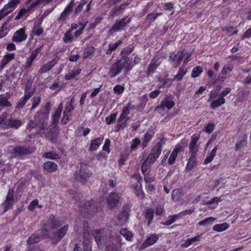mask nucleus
<instances>
[{"label":"nucleus","mask_w":251,"mask_h":251,"mask_svg":"<svg viewBox=\"0 0 251 251\" xmlns=\"http://www.w3.org/2000/svg\"><path fill=\"white\" fill-rule=\"evenodd\" d=\"M187 72V68L184 66L181 67L178 74L175 76L174 79L176 80L177 81H180L182 79V77L185 75Z\"/></svg>","instance_id":"32"},{"label":"nucleus","mask_w":251,"mask_h":251,"mask_svg":"<svg viewBox=\"0 0 251 251\" xmlns=\"http://www.w3.org/2000/svg\"><path fill=\"white\" fill-rule=\"evenodd\" d=\"M43 168L44 171L48 173L53 172L57 169V165L53 162L47 161L43 165Z\"/></svg>","instance_id":"20"},{"label":"nucleus","mask_w":251,"mask_h":251,"mask_svg":"<svg viewBox=\"0 0 251 251\" xmlns=\"http://www.w3.org/2000/svg\"><path fill=\"white\" fill-rule=\"evenodd\" d=\"M158 237L155 234H151L143 244V246L147 247L154 244L158 240Z\"/></svg>","instance_id":"21"},{"label":"nucleus","mask_w":251,"mask_h":251,"mask_svg":"<svg viewBox=\"0 0 251 251\" xmlns=\"http://www.w3.org/2000/svg\"><path fill=\"white\" fill-rule=\"evenodd\" d=\"M214 128V125L213 124H208L206 125L204 129V131L207 133H211Z\"/></svg>","instance_id":"61"},{"label":"nucleus","mask_w":251,"mask_h":251,"mask_svg":"<svg viewBox=\"0 0 251 251\" xmlns=\"http://www.w3.org/2000/svg\"><path fill=\"white\" fill-rule=\"evenodd\" d=\"M158 67V64H150L149 66L148 67V70L147 71V74L148 75H150L151 74H153L156 69Z\"/></svg>","instance_id":"47"},{"label":"nucleus","mask_w":251,"mask_h":251,"mask_svg":"<svg viewBox=\"0 0 251 251\" xmlns=\"http://www.w3.org/2000/svg\"><path fill=\"white\" fill-rule=\"evenodd\" d=\"M120 234L122 235L127 240H131L132 237L131 232L128 231L126 228L123 229L120 231Z\"/></svg>","instance_id":"39"},{"label":"nucleus","mask_w":251,"mask_h":251,"mask_svg":"<svg viewBox=\"0 0 251 251\" xmlns=\"http://www.w3.org/2000/svg\"><path fill=\"white\" fill-rule=\"evenodd\" d=\"M181 197V193L179 189H175L173 191L172 199L174 201H178Z\"/></svg>","instance_id":"37"},{"label":"nucleus","mask_w":251,"mask_h":251,"mask_svg":"<svg viewBox=\"0 0 251 251\" xmlns=\"http://www.w3.org/2000/svg\"><path fill=\"white\" fill-rule=\"evenodd\" d=\"M62 109H63V103L61 102L60 103V104L59 105L58 108L56 110L53 116L59 119Z\"/></svg>","instance_id":"55"},{"label":"nucleus","mask_w":251,"mask_h":251,"mask_svg":"<svg viewBox=\"0 0 251 251\" xmlns=\"http://www.w3.org/2000/svg\"><path fill=\"white\" fill-rule=\"evenodd\" d=\"M192 54V51H188L187 50L184 49L182 51L178 52L176 54L171 53L170 57L172 61L174 62H180L183 61V63H187L191 61Z\"/></svg>","instance_id":"5"},{"label":"nucleus","mask_w":251,"mask_h":251,"mask_svg":"<svg viewBox=\"0 0 251 251\" xmlns=\"http://www.w3.org/2000/svg\"><path fill=\"white\" fill-rule=\"evenodd\" d=\"M101 141L102 140L100 138L93 140L89 147L90 150L91 151L96 150L101 144Z\"/></svg>","instance_id":"26"},{"label":"nucleus","mask_w":251,"mask_h":251,"mask_svg":"<svg viewBox=\"0 0 251 251\" xmlns=\"http://www.w3.org/2000/svg\"><path fill=\"white\" fill-rule=\"evenodd\" d=\"M43 157L51 159H56L59 158L58 154L54 151L46 152L43 154Z\"/></svg>","instance_id":"35"},{"label":"nucleus","mask_w":251,"mask_h":251,"mask_svg":"<svg viewBox=\"0 0 251 251\" xmlns=\"http://www.w3.org/2000/svg\"><path fill=\"white\" fill-rule=\"evenodd\" d=\"M14 191L13 189H9L5 200L2 203L1 206L3 208V212H6L12 208L14 202Z\"/></svg>","instance_id":"7"},{"label":"nucleus","mask_w":251,"mask_h":251,"mask_svg":"<svg viewBox=\"0 0 251 251\" xmlns=\"http://www.w3.org/2000/svg\"><path fill=\"white\" fill-rule=\"evenodd\" d=\"M121 43L122 41L119 40L115 44H110L109 45V49L107 50L106 53L108 54H111L113 50H116L118 47L121 44Z\"/></svg>","instance_id":"40"},{"label":"nucleus","mask_w":251,"mask_h":251,"mask_svg":"<svg viewBox=\"0 0 251 251\" xmlns=\"http://www.w3.org/2000/svg\"><path fill=\"white\" fill-rule=\"evenodd\" d=\"M195 210V208H191L187 210H185L180 212L179 214L180 215V217L183 216L185 215H190Z\"/></svg>","instance_id":"57"},{"label":"nucleus","mask_w":251,"mask_h":251,"mask_svg":"<svg viewBox=\"0 0 251 251\" xmlns=\"http://www.w3.org/2000/svg\"><path fill=\"white\" fill-rule=\"evenodd\" d=\"M202 72V68L200 66H197L193 69L192 73V76L193 77H197L201 74Z\"/></svg>","instance_id":"46"},{"label":"nucleus","mask_w":251,"mask_h":251,"mask_svg":"<svg viewBox=\"0 0 251 251\" xmlns=\"http://www.w3.org/2000/svg\"><path fill=\"white\" fill-rule=\"evenodd\" d=\"M95 51V49L92 47L87 48L84 51V57L87 58L90 55L92 54Z\"/></svg>","instance_id":"53"},{"label":"nucleus","mask_w":251,"mask_h":251,"mask_svg":"<svg viewBox=\"0 0 251 251\" xmlns=\"http://www.w3.org/2000/svg\"><path fill=\"white\" fill-rule=\"evenodd\" d=\"M123 67L122 64H113L109 73L110 77H114L119 75Z\"/></svg>","instance_id":"18"},{"label":"nucleus","mask_w":251,"mask_h":251,"mask_svg":"<svg viewBox=\"0 0 251 251\" xmlns=\"http://www.w3.org/2000/svg\"><path fill=\"white\" fill-rule=\"evenodd\" d=\"M51 105L50 102L46 105L34 116L33 120H31L28 124V127L33 128L38 127L40 130H45L48 127L47 120L50 114Z\"/></svg>","instance_id":"2"},{"label":"nucleus","mask_w":251,"mask_h":251,"mask_svg":"<svg viewBox=\"0 0 251 251\" xmlns=\"http://www.w3.org/2000/svg\"><path fill=\"white\" fill-rule=\"evenodd\" d=\"M150 164L148 162H146V160L143 163L141 166V171L143 175L145 174L150 173V166L149 165Z\"/></svg>","instance_id":"43"},{"label":"nucleus","mask_w":251,"mask_h":251,"mask_svg":"<svg viewBox=\"0 0 251 251\" xmlns=\"http://www.w3.org/2000/svg\"><path fill=\"white\" fill-rule=\"evenodd\" d=\"M161 13H156V14H150L147 16V20L150 22H153L157 18L158 16L161 15Z\"/></svg>","instance_id":"54"},{"label":"nucleus","mask_w":251,"mask_h":251,"mask_svg":"<svg viewBox=\"0 0 251 251\" xmlns=\"http://www.w3.org/2000/svg\"><path fill=\"white\" fill-rule=\"evenodd\" d=\"M14 57V53H11V54H9L6 55L4 56V57L3 59V62H4L3 63H8L9 61H10L11 60H12V59H13Z\"/></svg>","instance_id":"62"},{"label":"nucleus","mask_w":251,"mask_h":251,"mask_svg":"<svg viewBox=\"0 0 251 251\" xmlns=\"http://www.w3.org/2000/svg\"><path fill=\"white\" fill-rule=\"evenodd\" d=\"M92 173L89 170L88 167L85 164H82L79 169L76 171L74 174V179L76 182L85 184V182L89 179Z\"/></svg>","instance_id":"3"},{"label":"nucleus","mask_w":251,"mask_h":251,"mask_svg":"<svg viewBox=\"0 0 251 251\" xmlns=\"http://www.w3.org/2000/svg\"><path fill=\"white\" fill-rule=\"evenodd\" d=\"M134 107V105L132 104L130 102L128 103L127 106L123 107L122 113L119 118L118 122L120 123L126 119V117L130 114V111L131 109Z\"/></svg>","instance_id":"16"},{"label":"nucleus","mask_w":251,"mask_h":251,"mask_svg":"<svg viewBox=\"0 0 251 251\" xmlns=\"http://www.w3.org/2000/svg\"><path fill=\"white\" fill-rule=\"evenodd\" d=\"M54 66V64L52 65H50L49 64H45L39 70V73H44L47 72V71L50 70Z\"/></svg>","instance_id":"52"},{"label":"nucleus","mask_w":251,"mask_h":251,"mask_svg":"<svg viewBox=\"0 0 251 251\" xmlns=\"http://www.w3.org/2000/svg\"><path fill=\"white\" fill-rule=\"evenodd\" d=\"M125 90V87L120 85H116L113 89L114 93L115 94H121L123 93Z\"/></svg>","instance_id":"49"},{"label":"nucleus","mask_w":251,"mask_h":251,"mask_svg":"<svg viewBox=\"0 0 251 251\" xmlns=\"http://www.w3.org/2000/svg\"><path fill=\"white\" fill-rule=\"evenodd\" d=\"M69 226L65 225L60 229L58 231L53 234V239L56 241H60L67 233Z\"/></svg>","instance_id":"17"},{"label":"nucleus","mask_w":251,"mask_h":251,"mask_svg":"<svg viewBox=\"0 0 251 251\" xmlns=\"http://www.w3.org/2000/svg\"><path fill=\"white\" fill-rule=\"evenodd\" d=\"M251 36V27L247 29L241 36V39L244 40L245 38H248Z\"/></svg>","instance_id":"64"},{"label":"nucleus","mask_w":251,"mask_h":251,"mask_svg":"<svg viewBox=\"0 0 251 251\" xmlns=\"http://www.w3.org/2000/svg\"><path fill=\"white\" fill-rule=\"evenodd\" d=\"M31 85V82L29 81L26 83V87L25 89V96L23 98H21L18 102L16 108L20 109L24 107L26 103L27 100L31 97L33 92L29 91V87Z\"/></svg>","instance_id":"6"},{"label":"nucleus","mask_w":251,"mask_h":251,"mask_svg":"<svg viewBox=\"0 0 251 251\" xmlns=\"http://www.w3.org/2000/svg\"><path fill=\"white\" fill-rule=\"evenodd\" d=\"M41 238H48L49 237L50 231L45 226H44L42 229H39L37 231Z\"/></svg>","instance_id":"34"},{"label":"nucleus","mask_w":251,"mask_h":251,"mask_svg":"<svg viewBox=\"0 0 251 251\" xmlns=\"http://www.w3.org/2000/svg\"><path fill=\"white\" fill-rule=\"evenodd\" d=\"M74 4L75 1L74 0H72L69 3V4L65 9L64 11H65V12L70 13V12L73 10Z\"/></svg>","instance_id":"63"},{"label":"nucleus","mask_w":251,"mask_h":251,"mask_svg":"<svg viewBox=\"0 0 251 251\" xmlns=\"http://www.w3.org/2000/svg\"><path fill=\"white\" fill-rule=\"evenodd\" d=\"M126 18H125L116 21L110 30L114 31H118L123 29L130 22V18L127 19Z\"/></svg>","instance_id":"9"},{"label":"nucleus","mask_w":251,"mask_h":251,"mask_svg":"<svg viewBox=\"0 0 251 251\" xmlns=\"http://www.w3.org/2000/svg\"><path fill=\"white\" fill-rule=\"evenodd\" d=\"M152 137V135L149 132L145 134L144 137L142 138V148L144 149L148 146L149 142L151 141Z\"/></svg>","instance_id":"27"},{"label":"nucleus","mask_w":251,"mask_h":251,"mask_svg":"<svg viewBox=\"0 0 251 251\" xmlns=\"http://www.w3.org/2000/svg\"><path fill=\"white\" fill-rule=\"evenodd\" d=\"M122 58L121 61H124L123 63H128V62H131L132 61L130 59L129 57L126 55V52H122Z\"/></svg>","instance_id":"60"},{"label":"nucleus","mask_w":251,"mask_h":251,"mask_svg":"<svg viewBox=\"0 0 251 251\" xmlns=\"http://www.w3.org/2000/svg\"><path fill=\"white\" fill-rule=\"evenodd\" d=\"M13 151L15 154L21 155L30 154L34 151V150L32 148L25 146H18L14 148Z\"/></svg>","instance_id":"14"},{"label":"nucleus","mask_w":251,"mask_h":251,"mask_svg":"<svg viewBox=\"0 0 251 251\" xmlns=\"http://www.w3.org/2000/svg\"><path fill=\"white\" fill-rule=\"evenodd\" d=\"M217 149H218L217 146H215L214 147V148L212 150V151H211L210 154L209 155H208L206 157V158H205V159L204 160V164H208V163L211 162L213 160L214 157L216 155Z\"/></svg>","instance_id":"29"},{"label":"nucleus","mask_w":251,"mask_h":251,"mask_svg":"<svg viewBox=\"0 0 251 251\" xmlns=\"http://www.w3.org/2000/svg\"><path fill=\"white\" fill-rule=\"evenodd\" d=\"M41 100L40 97H34L32 99V106L30 110L34 109L39 104Z\"/></svg>","instance_id":"44"},{"label":"nucleus","mask_w":251,"mask_h":251,"mask_svg":"<svg viewBox=\"0 0 251 251\" xmlns=\"http://www.w3.org/2000/svg\"><path fill=\"white\" fill-rule=\"evenodd\" d=\"M196 155L191 154L187 165V169L191 170L194 168V167L196 165Z\"/></svg>","instance_id":"28"},{"label":"nucleus","mask_w":251,"mask_h":251,"mask_svg":"<svg viewBox=\"0 0 251 251\" xmlns=\"http://www.w3.org/2000/svg\"><path fill=\"white\" fill-rule=\"evenodd\" d=\"M33 7H31V5H30V7H29L27 9L25 8H22L18 12V14L17 16L15 18V20H19L21 18L23 17V16L25 15L26 13L28 12V11L32 8Z\"/></svg>","instance_id":"36"},{"label":"nucleus","mask_w":251,"mask_h":251,"mask_svg":"<svg viewBox=\"0 0 251 251\" xmlns=\"http://www.w3.org/2000/svg\"><path fill=\"white\" fill-rule=\"evenodd\" d=\"M225 99L223 98H221L219 97V98L213 101H212L210 104V106L211 108L215 109L217 107H218L225 103Z\"/></svg>","instance_id":"30"},{"label":"nucleus","mask_w":251,"mask_h":251,"mask_svg":"<svg viewBox=\"0 0 251 251\" xmlns=\"http://www.w3.org/2000/svg\"><path fill=\"white\" fill-rule=\"evenodd\" d=\"M117 115V113H113L109 117H106L105 119L106 123L107 125H110L114 123L116 119Z\"/></svg>","instance_id":"48"},{"label":"nucleus","mask_w":251,"mask_h":251,"mask_svg":"<svg viewBox=\"0 0 251 251\" xmlns=\"http://www.w3.org/2000/svg\"><path fill=\"white\" fill-rule=\"evenodd\" d=\"M215 218L210 217L205 219L199 222V225L200 226H207L210 224H212L214 221Z\"/></svg>","instance_id":"41"},{"label":"nucleus","mask_w":251,"mask_h":251,"mask_svg":"<svg viewBox=\"0 0 251 251\" xmlns=\"http://www.w3.org/2000/svg\"><path fill=\"white\" fill-rule=\"evenodd\" d=\"M130 205L129 204H124L123 206V211L120 214L119 218L126 220L128 218L129 213L130 211Z\"/></svg>","instance_id":"22"},{"label":"nucleus","mask_w":251,"mask_h":251,"mask_svg":"<svg viewBox=\"0 0 251 251\" xmlns=\"http://www.w3.org/2000/svg\"><path fill=\"white\" fill-rule=\"evenodd\" d=\"M11 106V103L8 101L6 98L3 97H0V111H1L4 107H9Z\"/></svg>","instance_id":"33"},{"label":"nucleus","mask_w":251,"mask_h":251,"mask_svg":"<svg viewBox=\"0 0 251 251\" xmlns=\"http://www.w3.org/2000/svg\"><path fill=\"white\" fill-rule=\"evenodd\" d=\"M92 234L100 249H102L104 246L107 251H121V239L119 237L109 239L103 234L101 229L93 230Z\"/></svg>","instance_id":"1"},{"label":"nucleus","mask_w":251,"mask_h":251,"mask_svg":"<svg viewBox=\"0 0 251 251\" xmlns=\"http://www.w3.org/2000/svg\"><path fill=\"white\" fill-rule=\"evenodd\" d=\"M71 116V112L67 110H65L63 112V117L61 120V122L63 125L67 124V122L69 121Z\"/></svg>","instance_id":"38"},{"label":"nucleus","mask_w":251,"mask_h":251,"mask_svg":"<svg viewBox=\"0 0 251 251\" xmlns=\"http://www.w3.org/2000/svg\"><path fill=\"white\" fill-rule=\"evenodd\" d=\"M22 125L21 121L13 118H9L4 122V127L7 129L9 128H18Z\"/></svg>","instance_id":"11"},{"label":"nucleus","mask_w":251,"mask_h":251,"mask_svg":"<svg viewBox=\"0 0 251 251\" xmlns=\"http://www.w3.org/2000/svg\"><path fill=\"white\" fill-rule=\"evenodd\" d=\"M174 105L175 103L171 96H166V98L161 102V106L162 107H166L168 109H170Z\"/></svg>","instance_id":"23"},{"label":"nucleus","mask_w":251,"mask_h":251,"mask_svg":"<svg viewBox=\"0 0 251 251\" xmlns=\"http://www.w3.org/2000/svg\"><path fill=\"white\" fill-rule=\"evenodd\" d=\"M246 144L247 142L246 140L244 139L240 140L236 144V150H239L243 149L246 146Z\"/></svg>","instance_id":"51"},{"label":"nucleus","mask_w":251,"mask_h":251,"mask_svg":"<svg viewBox=\"0 0 251 251\" xmlns=\"http://www.w3.org/2000/svg\"><path fill=\"white\" fill-rule=\"evenodd\" d=\"M83 243L84 244H87L83 249L84 251H91V247L88 245V244L90 243L91 235L89 232V227L88 226L87 223H83Z\"/></svg>","instance_id":"8"},{"label":"nucleus","mask_w":251,"mask_h":251,"mask_svg":"<svg viewBox=\"0 0 251 251\" xmlns=\"http://www.w3.org/2000/svg\"><path fill=\"white\" fill-rule=\"evenodd\" d=\"M154 212V210L151 208L147 209L145 212L146 218L148 221V226H150L152 221Z\"/></svg>","instance_id":"25"},{"label":"nucleus","mask_w":251,"mask_h":251,"mask_svg":"<svg viewBox=\"0 0 251 251\" xmlns=\"http://www.w3.org/2000/svg\"><path fill=\"white\" fill-rule=\"evenodd\" d=\"M27 38V35L25 33V28H20L16 31L12 37V41L16 42H22Z\"/></svg>","instance_id":"12"},{"label":"nucleus","mask_w":251,"mask_h":251,"mask_svg":"<svg viewBox=\"0 0 251 251\" xmlns=\"http://www.w3.org/2000/svg\"><path fill=\"white\" fill-rule=\"evenodd\" d=\"M198 139L199 137L196 135H193L191 138L189 146L190 151L192 155H197L199 150V146L197 145Z\"/></svg>","instance_id":"15"},{"label":"nucleus","mask_w":251,"mask_h":251,"mask_svg":"<svg viewBox=\"0 0 251 251\" xmlns=\"http://www.w3.org/2000/svg\"><path fill=\"white\" fill-rule=\"evenodd\" d=\"M59 131V127L58 126H53L46 134V138L52 143H56L57 140V137Z\"/></svg>","instance_id":"13"},{"label":"nucleus","mask_w":251,"mask_h":251,"mask_svg":"<svg viewBox=\"0 0 251 251\" xmlns=\"http://www.w3.org/2000/svg\"><path fill=\"white\" fill-rule=\"evenodd\" d=\"M46 224L53 229L61 226L62 223L61 221L56 219L53 216H51L47 220Z\"/></svg>","instance_id":"19"},{"label":"nucleus","mask_w":251,"mask_h":251,"mask_svg":"<svg viewBox=\"0 0 251 251\" xmlns=\"http://www.w3.org/2000/svg\"><path fill=\"white\" fill-rule=\"evenodd\" d=\"M141 144V140L139 138H135L132 140L130 147L131 151L135 150L137 147Z\"/></svg>","instance_id":"42"},{"label":"nucleus","mask_w":251,"mask_h":251,"mask_svg":"<svg viewBox=\"0 0 251 251\" xmlns=\"http://www.w3.org/2000/svg\"><path fill=\"white\" fill-rule=\"evenodd\" d=\"M228 227V225L225 223L221 224L215 225L213 227V229L218 232H221L227 229Z\"/></svg>","instance_id":"31"},{"label":"nucleus","mask_w":251,"mask_h":251,"mask_svg":"<svg viewBox=\"0 0 251 251\" xmlns=\"http://www.w3.org/2000/svg\"><path fill=\"white\" fill-rule=\"evenodd\" d=\"M119 200L120 197L116 193H111L107 198L108 206L111 209L116 207L119 201Z\"/></svg>","instance_id":"10"},{"label":"nucleus","mask_w":251,"mask_h":251,"mask_svg":"<svg viewBox=\"0 0 251 251\" xmlns=\"http://www.w3.org/2000/svg\"><path fill=\"white\" fill-rule=\"evenodd\" d=\"M150 173L145 174L144 175V180L147 183H151L153 182L155 180V179L153 177H151L150 176Z\"/></svg>","instance_id":"59"},{"label":"nucleus","mask_w":251,"mask_h":251,"mask_svg":"<svg viewBox=\"0 0 251 251\" xmlns=\"http://www.w3.org/2000/svg\"><path fill=\"white\" fill-rule=\"evenodd\" d=\"M13 10V8L10 6L9 4L8 3L7 4L4 5L1 10L3 11L5 14L6 13V15H7L10 12H11Z\"/></svg>","instance_id":"58"},{"label":"nucleus","mask_w":251,"mask_h":251,"mask_svg":"<svg viewBox=\"0 0 251 251\" xmlns=\"http://www.w3.org/2000/svg\"><path fill=\"white\" fill-rule=\"evenodd\" d=\"M41 237L39 233L36 231L31 235L27 241V243L29 245L38 243L41 240Z\"/></svg>","instance_id":"24"},{"label":"nucleus","mask_w":251,"mask_h":251,"mask_svg":"<svg viewBox=\"0 0 251 251\" xmlns=\"http://www.w3.org/2000/svg\"><path fill=\"white\" fill-rule=\"evenodd\" d=\"M165 144V140L161 139L156 143L151 150V152L145 160L149 163L153 164L161 154L162 151V146Z\"/></svg>","instance_id":"4"},{"label":"nucleus","mask_w":251,"mask_h":251,"mask_svg":"<svg viewBox=\"0 0 251 251\" xmlns=\"http://www.w3.org/2000/svg\"><path fill=\"white\" fill-rule=\"evenodd\" d=\"M38 204V201L37 199H35L32 201L28 205V209L29 211H33Z\"/></svg>","instance_id":"56"},{"label":"nucleus","mask_w":251,"mask_h":251,"mask_svg":"<svg viewBox=\"0 0 251 251\" xmlns=\"http://www.w3.org/2000/svg\"><path fill=\"white\" fill-rule=\"evenodd\" d=\"M177 154H176V151H173L171 153L168 162L170 165L173 164L176 159Z\"/></svg>","instance_id":"50"},{"label":"nucleus","mask_w":251,"mask_h":251,"mask_svg":"<svg viewBox=\"0 0 251 251\" xmlns=\"http://www.w3.org/2000/svg\"><path fill=\"white\" fill-rule=\"evenodd\" d=\"M127 4H122L117 7V8H114L111 10V13L113 16H115L118 14V12H122L124 9H125L126 5Z\"/></svg>","instance_id":"45"}]
</instances>
